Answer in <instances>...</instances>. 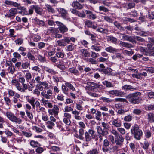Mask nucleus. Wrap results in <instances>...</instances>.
Segmentation results:
<instances>
[{"instance_id": "obj_1", "label": "nucleus", "mask_w": 154, "mask_h": 154, "mask_svg": "<svg viewBox=\"0 0 154 154\" xmlns=\"http://www.w3.org/2000/svg\"><path fill=\"white\" fill-rule=\"evenodd\" d=\"M130 132L131 134L134 136V138L137 140H140L142 136V131L139 128V126L137 124H135L131 127Z\"/></svg>"}, {"instance_id": "obj_2", "label": "nucleus", "mask_w": 154, "mask_h": 154, "mask_svg": "<svg viewBox=\"0 0 154 154\" xmlns=\"http://www.w3.org/2000/svg\"><path fill=\"white\" fill-rule=\"evenodd\" d=\"M140 95V93L139 92L132 94L128 96V100L129 102L134 104L138 103L140 101L139 99Z\"/></svg>"}, {"instance_id": "obj_3", "label": "nucleus", "mask_w": 154, "mask_h": 154, "mask_svg": "<svg viewBox=\"0 0 154 154\" xmlns=\"http://www.w3.org/2000/svg\"><path fill=\"white\" fill-rule=\"evenodd\" d=\"M6 116L10 121L16 123L20 124L22 122V120L20 118L17 117L12 112H7L6 113Z\"/></svg>"}, {"instance_id": "obj_4", "label": "nucleus", "mask_w": 154, "mask_h": 154, "mask_svg": "<svg viewBox=\"0 0 154 154\" xmlns=\"http://www.w3.org/2000/svg\"><path fill=\"white\" fill-rule=\"evenodd\" d=\"M86 84L87 85L85 88L86 91H93L95 89L100 88V85L91 82H87Z\"/></svg>"}, {"instance_id": "obj_5", "label": "nucleus", "mask_w": 154, "mask_h": 154, "mask_svg": "<svg viewBox=\"0 0 154 154\" xmlns=\"http://www.w3.org/2000/svg\"><path fill=\"white\" fill-rule=\"evenodd\" d=\"M17 13V8H11L9 10L8 12L6 13L5 17L6 18H10L11 19H14L15 15Z\"/></svg>"}, {"instance_id": "obj_6", "label": "nucleus", "mask_w": 154, "mask_h": 154, "mask_svg": "<svg viewBox=\"0 0 154 154\" xmlns=\"http://www.w3.org/2000/svg\"><path fill=\"white\" fill-rule=\"evenodd\" d=\"M41 95L46 99H51L52 97L53 91L50 89L48 90L46 92L43 91L41 93Z\"/></svg>"}, {"instance_id": "obj_7", "label": "nucleus", "mask_w": 154, "mask_h": 154, "mask_svg": "<svg viewBox=\"0 0 154 154\" xmlns=\"http://www.w3.org/2000/svg\"><path fill=\"white\" fill-rule=\"evenodd\" d=\"M59 108L56 105H54L53 108L52 109H48V112L50 115H54L55 117L58 115L59 112Z\"/></svg>"}, {"instance_id": "obj_8", "label": "nucleus", "mask_w": 154, "mask_h": 154, "mask_svg": "<svg viewBox=\"0 0 154 154\" xmlns=\"http://www.w3.org/2000/svg\"><path fill=\"white\" fill-rule=\"evenodd\" d=\"M56 23L58 26V28L61 33H64L68 31L67 28L62 23L58 21H56Z\"/></svg>"}, {"instance_id": "obj_9", "label": "nucleus", "mask_w": 154, "mask_h": 154, "mask_svg": "<svg viewBox=\"0 0 154 154\" xmlns=\"http://www.w3.org/2000/svg\"><path fill=\"white\" fill-rule=\"evenodd\" d=\"M124 138L121 135H119L115 138V143L116 145L121 146L122 145Z\"/></svg>"}, {"instance_id": "obj_10", "label": "nucleus", "mask_w": 154, "mask_h": 154, "mask_svg": "<svg viewBox=\"0 0 154 154\" xmlns=\"http://www.w3.org/2000/svg\"><path fill=\"white\" fill-rule=\"evenodd\" d=\"M97 132L98 134L104 136L107 135L108 133V131L105 129H102L101 127L98 126L96 127Z\"/></svg>"}, {"instance_id": "obj_11", "label": "nucleus", "mask_w": 154, "mask_h": 154, "mask_svg": "<svg viewBox=\"0 0 154 154\" xmlns=\"http://www.w3.org/2000/svg\"><path fill=\"white\" fill-rule=\"evenodd\" d=\"M109 145V142L107 139L103 140V143L102 146V150L104 152H108L109 150L108 147Z\"/></svg>"}, {"instance_id": "obj_12", "label": "nucleus", "mask_w": 154, "mask_h": 154, "mask_svg": "<svg viewBox=\"0 0 154 154\" xmlns=\"http://www.w3.org/2000/svg\"><path fill=\"white\" fill-rule=\"evenodd\" d=\"M69 41V40L66 38V37L63 39L57 41L56 42V45L60 46H65L68 44L67 42H68Z\"/></svg>"}, {"instance_id": "obj_13", "label": "nucleus", "mask_w": 154, "mask_h": 154, "mask_svg": "<svg viewBox=\"0 0 154 154\" xmlns=\"http://www.w3.org/2000/svg\"><path fill=\"white\" fill-rule=\"evenodd\" d=\"M30 7L35 9V12L38 14L42 15L43 12V9L37 5H32Z\"/></svg>"}, {"instance_id": "obj_14", "label": "nucleus", "mask_w": 154, "mask_h": 154, "mask_svg": "<svg viewBox=\"0 0 154 154\" xmlns=\"http://www.w3.org/2000/svg\"><path fill=\"white\" fill-rule=\"evenodd\" d=\"M86 12V14L87 15V17L89 19L92 20L96 19L97 16L96 14H94L92 12L89 10H85Z\"/></svg>"}, {"instance_id": "obj_15", "label": "nucleus", "mask_w": 154, "mask_h": 154, "mask_svg": "<svg viewBox=\"0 0 154 154\" xmlns=\"http://www.w3.org/2000/svg\"><path fill=\"white\" fill-rule=\"evenodd\" d=\"M59 14L63 18H66L67 16V11L62 8H59L58 9Z\"/></svg>"}, {"instance_id": "obj_16", "label": "nucleus", "mask_w": 154, "mask_h": 154, "mask_svg": "<svg viewBox=\"0 0 154 154\" xmlns=\"http://www.w3.org/2000/svg\"><path fill=\"white\" fill-rule=\"evenodd\" d=\"M56 55L58 58H63L64 57V53L60 48H57L56 49Z\"/></svg>"}, {"instance_id": "obj_17", "label": "nucleus", "mask_w": 154, "mask_h": 154, "mask_svg": "<svg viewBox=\"0 0 154 154\" xmlns=\"http://www.w3.org/2000/svg\"><path fill=\"white\" fill-rule=\"evenodd\" d=\"M112 125L117 127H119L121 125V121L118 118L113 119L112 121Z\"/></svg>"}, {"instance_id": "obj_18", "label": "nucleus", "mask_w": 154, "mask_h": 154, "mask_svg": "<svg viewBox=\"0 0 154 154\" xmlns=\"http://www.w3.org/2000/svg\"><path fill=\"white\" fill-rule=\"evenodd\" d=\"M71 5L73 7L79 9H82L83 8V5L80 4L77 1L73 2L71 4Z\"/></svg>"}, {"instance_id": "obj_19", "label": "nucleus", "mask_w": 154, "mask_h": 154, "mask_svg": "<svg viewBox=\"0 0 154 154\" xmlns=\"http://www.w3.org/2000/svg\"><path fill=\"white\" fill-rule=\"evenodd\" d=\"M72 113L74 115L75 119L77 120H79L81 119V117L79 116L80 113L76 109L73 110L72 112Z\"/></svg>"}, {"instance_id": "obj_20", "label": "nucleus", "mask_w": 154, "mask_h": 154, "mask_svg": "<svg viewBox=\"0 0 154 154\" xmlns=\"http://www.w3.org/2000/svg\"><path fill=\"white\" fill-rule=\"evenodd\" d=\"M45 6V9L49 13H55V10L51 5L48 4H46Z\"/></svg>"}, {"instance_id": "obj_21", "label": "nucleus", "mask_w": 154, "mask_h": 154, "mask_svg": "<svg viewBox=\"0 0 154 154\" xmlns=\"http://www.w3.org/2000/svg\"><path fill=\"white\" fill-rule=\"evenodd\" d=\"M135 4L134 2H128L126 3V4L124 6L127 10L131 9L135 7Z\"/></svg>"}, {"instance_id": "obj_22", "label": "nucleus", "mask_w": 154, "mask_h": 154, "mask_svg": "<svg viewBox=\"0 0 154 154\" xmlns=\"http://www.w3.org/2000/svg\"><path fill=\"white\" fill-rule=\"evenodd\" d=\"M105 51L109 53H114L117 52L118 50L112 46H109L105 48Z\"/></svg>"}, {"instance_id": "obj_23", "label": "nucleus", "mask_w": 154, "mask_h": 154, "mask_svg": "<svg viewBox=\"0 0 154 154\" xmlns=\"http://www.w3.org/2000/svg\"><path fill=\"white\" fill-rule=\"evenodd\" d=\"M81 54L85 57H89L90 56V53L86 49H81L80 50Z\"/></svg>"}, {"instance_id": "obj_24", "label": "nucleus", "mask_w": 154, "mask_h": 154, "mask_svg": "<svg viewBox=\"0 0 154 154\" xmlns=\"http://www.w3.org/2000/svg\"><path fill=\"white\" fill-rule=\"evenodd\" d=\"M17 9L21 10L19 12V13H20L23 15H27L28 11L26 8L24 7H19Z\"/></svg>"}, {"instance_id": "obj_25", "label": "nucleus", "mask_w": 154, "mask_h": 154, "mask_svg": "<svg viewBox=\"0 0 154 154\" xmlns=\"http://www.w3.org/2000/svg\"><path fill=\"white\" fill-rule=\"evenodd\" d=\"M147 119L148 121L150 123L154 122V113L152 112L149 113L147 114Z\"/></svg>"}, {"instance_id": "obj_26", "label": "nucleus", "mask_w": 154, "mask_h": 154, "mask_svg": "<svg viewBox=\"0 0 154 154\" xmlns=\"http://www.w3.org/2000/svg\"><path fill=\"white\" fill-rule=\"evenodd\" d=\"M44 69L45 71L48 73L50 74L51 75H54L56 74L57 73L54 70L47 66H44Z\"/></svg>"}, {"instance_id": "obj_27", "label": "nucleus", "mask_w": 154, "mask_h": 154, "mask_svg": "<svg viewBox=\"0 0 154 154\" xmlns=\"http://www.w3.org/2000/svg\"><path fill=\"white\" fill-rule=\"evenodd\" d=\"M153 49V47H152V44H147V47L146 48V49H143V51H142L143 53L144 54V52H150V51H151Z\"/></svg>"}, {"instance_id": "obj_28", "label": "nucleus", "mask_w": 154, "mask_h": 154, "mask_svg": "<svg viewBox=\"0 0 154 154\" xmlns=\"http://www.w3.org/2000/svg\"><path fill=\"white\" fill-rule=\"evenodd\" d=\"M62 90L63 92L65 94L68 95L69 94L68 91L69 90L68 88L67 85H66V82L64 84H63L62 85Z\"/></svg>"}, {"instance_id": "obj_29", "label": "nucleus", "mask_w": 154, "mask_h": 154, "mask_svg": "<svg viewBox=\"0 0 154 154\" xmlns=\"http://www.w3.org/2000/svg\"><path fill=\"white\" fill-rule=\"evenodd\" d=\"M33 20L35 23L39 26H44L45 25V23L44 21L38 19L37 17L35 18Z\"/></svg>"}, {"instance_id": "obj_30", "label": "nucleus", "mask_w": 154, "mask_h": 154, "mask_svg": "<svg viewBox=\"0 0 154 154\" xmlns=\"http://www.w3.org/2000/svg\"><path fill=\"white\" fill-rule=\"evenodd\" d=\"M122 89L125 91H127L128 90L132 91L136 90V88H134L130 85H125L122 87Z\"/></svg>"}, {"instance_id": "obj_31", "label": "nucleus", "mask_w": 154, "mask_h": 154, "mask_svg": "<svg viewBox=\"0 0 154 154\" xmlns=\"http://www.w3.org/2000/svg\"><path fill=\"white\" fill-rule=\"evenodd\" d=\"M68 71L71 73H73L75 75H79L80 73L78 70L74 68H70L68 69Z\"/></svg>"}, {"instance_id": "obj_32", "label": "nucleus", "mask_w": 154, "mask_h": 154, "mask_svg": "<svg viewBox=\"0 0 154 154\" xmlns=\"http://www.w3.org/2000/svg\"><path fill=\"white\" fill-rule=\"evenodd\" d=\"M114 26L120 30L124 31L125 30L124 27L121 26L120 24L117 21H115L113 23Z\"/></svg>"}, {"instance_id": "obj_33", "label": "nucleus", "mask_w": 154, "mask_h": 154, "mask_svg": "<svg viewBox=\"0 0 154 154\" xmlns=\"http://www.w3.org/2000/svg\"><path fill=\"white\" fill-rule=\"evenodd\" d=\"M92 138V137L86 131L85 133V139L86 141H90L91 140Z\"/></svg>"}, {"instance_id": "obj_34", "label": "nucleus", "mask_w": 154, "mask_h": 154, "mask_svg": "<svg viewBox=\"0 0 154 154\" xmlns=\"http://www.w3.org/2000/svg\"><path fill=\"white\" fill-rule=\"evenodd\" d=\"M30 145L33 147H37L40 146V145L37 141L32 140L30 142Z\"/></svg>"}, {"instance_id": "obj_35", "label": "nucleus", "mask_w": 154, "mask_h": 154, "mask_svg": "<svg viewBox=\"0 0 154 154\" xmlns=\"http://www.w3.org/2000/svg\"><path fill=\"white\" fill-rule=\"evenodd\" d=\"M26 56L28 59L31 61H34L36 60L35 57L32 55L31 53L30 52H28L27 53Z\"/></svg>"}, {"instance_id": "obj_36", "label": "nucleus", "mask_w": 154, "mask_h": 154, "mask_svg": "<svg viewBox=\"0 0 154 154\" xmlns=\"http://www.w3.org/2000/svg\"><path fill=\"white\" fill-rule=\"evenodd\" d=\"M79 135L78 136V138L80 140H83L84 139V137L83 136V135L84 134V131L83 129H80L79 130Z\"/></svg>"}, {"instance_id": "obj_37", "label": "nucleus", "mask_w": 154, "mask_h": 154, "mask_svg": "<svg viewBox=\"0 0 154 154\" xmlns=\"http://www.w3.org/2000/svg\"><path fill=\"white\" fill-rule=\"evenodd\" d=\"M46 124L47 125V127L50 129H52L53 126H54L55 125L54 122L50 120L46 122Z\"/></svg>"}, {"instance_id": "obj_38", "label": "nucleus", "mask_w": 154, "mask_h": 154, "mask_svg": "<svg viewBox=\"0 0 154 154\" xmlns=\"http://www.w3.org/2000/svg\"><path fill=\"white\" fill-rule=\"evenodd\" d=\"M35 99L34 97H32L30 99H29L28 100V102H29L31 106H32L33 109H34L35 106Z\"/></svg>"}, {"instance_id": "obj_39", "label": "nucleus", "mask_w": 154, "mask_h": 154, "mask_svg": "<svg viewBox=\"0 0 154 154\" xmlns=\"http://www.w3.org/2000/svg\"><path fill=\"white\" fill-rule=\"evenodd\" d=\"M47 31L50 33H52L54 35L58 32V30L57 29L53 28L50 27L47 30Z\"/></svg>"}, {"instance_id": "obj_40", "label": "nucleus", "mask_w": 154, "mask_h": 154, "mask_svg": "<svg viewBox=\"0 0 154 154\" xmlns=\"http://www.w3.org/2000/svg\"><path fill=\"white\" fill-rule=\"evenodd\" d=\"M107 39L111 42L114 44H116L117 41V39L113 36H108Z\"/></svg>"}, {"instance_id": "obj_41", "label": "nucleus", "mask_w": 154, "mask_h": 154, "mask_svg": "<svg viewBox=\"0 0 154 154\" xmlns=\"http://www.w3.org/2000/svg\"><path fill=\"white\" fill-rule=\"evenodd\" d=\"M41 84L44 87V89L47 90L49 88L50 85L48 84V83L46 81H44L43 82H41Z\"/></svg>"}, {"instance_id": "obj_42", "label": "nucleus", "mask_w": 154, "mask_h": 154, "mask_svg": "<svg viewBox=\"0 0 154 154\" xmlns=\"http://www.w3.org/2000/svg\"><path fill=\"white\" fill-rule=\"evenodd\" d=\"M91 48L93 50H95L97 52L100 51L101 49V46H97L96 45H92L91 46Z\"/></svg>"}, {"instance_id": "obj_43", "label": "nucleus", "mask_w": 154, "mask_h": 154, "mask_svg": "<svg viewBox=\"0 0 154 154\" xmlns=\"http://www.w3.org/2000/svg\"><path fill=\"white\" fill-rule=\"evenodd\" d=\"M17 45H20L23 43V40L22 38H18L14 41Z\"/></svg>"}, {"instance_id": "obj_44", "label": "nucleus", "mask_w": 154, "mask_h": 154, "mask_svg": "<svg viewBox=\"0 0 154 154\" xmlns=\"http://www.w3.org/2000/svg\"><path fill=\"white\" fill-rule=\"evenodd\" d=\"M30 65V63L27 61L22 63L21 65V67L23 69H27Z\"/></svg>"}, {"instance_id": "obj_45", "label": "nucleus", "mask_w": 154, "mask_h": 154, "mask_svg": "<svg viewBox=\"0 0 154 154\" xmlns=\"http://www.w3.org/2000/svg\"><path fill=\"white\" fill-rule=\"evenodd\" d=\"M125 94L123 91L118 90H116L115 95L118 97H123Z\"/></svg>"}, {"instance_id": "obj_46", "label": "nucleus", "mask_w": 154, "mask_h": 154, "mask_svg": "<svg viewBox=\"0 0 154 154\" xmlns=\"http://www.w3.org/2000/svg\"><path fill=\"white\" fill-rule=\"evenodd\" d=\"M102 83L103 85H106L107 87L110 88L113 86V85L111 82L107 80H105Z\"/></svg>"}, {"instance_id": "obj_47", "label": "nucleus", "mask_w": 154, "mask_h": 154, "mask_svg": "<svg viewBox=\"0 0 154 154\" xmlns=\"http://www.w3.org/2000/svg\"><path fill=\"white\" fill-rule=\"evenodd\" d=\"M75 108L78 110L82 111L83 110V107L82 106L81 103H76Z\"/></svg>"}, {"instance_id": "obj_48", "label": "nucleus", "mask_w": 154, "mask_h": 154, "mask_svg": "<svg viewBox=\"0 0 154 154\" xmlns=\"http://www.w3.org/2000/svg\"><path fill=\"white\" fill-rule=\"evenodd\" d=\"M100 99L102 100L103 102L108 103L111 102L113 101L112 99H111L105 97H102L100 98Z\"/></svg>"}, {"instance_id": "obj_49", "label": "nucleus", "mask_w": 154, "mask_h": 154, "mask_svg": "<svg viewBox=\"0 0 154 154\" xmlns=\"http://www.w3.org/2000/svg\"><path fill=\"white\" fill-rule=\"evenodd\" d=\"M49 148L51 151L54 152L58 151L60 150V149L58 147L55 146H49Z\"/></svg>"}, {"instance_id": "obj_50", "label": "nucleus", "mask_w": 154, "mask_h": 154, "mask_svg": "<svg viewBox=\"0 0 154 154\" xmlns=\"http://www.w3.org/2000/svg\"><path fill=\"white\" fill-rule=\"evenodd\" d=\"M66 85H67V87L72 91H75V89L74 86L70 83L66 82Z\"/></svg>"}, {"instance_id": "obj_51", "label": "nucleus", "mask_w": 154, "mask_h": 154, "mask_svg": "<svg viewBox=\"0 0 154 154\" xmlns=\"http://www.w3.org/2000/svg\"><path fill=\"white\" fill-rule=\"evenodd\" d=\"M145 137L147 138H149L151 136V132L149 130H145L144 132Z\"/></svg>"}, {"instance_id": "obj_52", "label": "nucleus", "mask_w": 154, "mask_h": 154, "mask_svg": "<svg viewBox=\"0 0 154 154\" xmlns=\"http://www.w3.org/2000/svg\"><path fill=\"white\" fill-rule=\"evenodd\" d=\"M87 154H99V152L97 148H95L90 150Z\"/></svg>"}, {"instance_id": "obj_53", "label": "nucleus", "mask_w": 154, "mask_h": 154, "mask_svg": "<svg viewBox=\"0 0 154 154\" xmlns=\"http://www.w3.org/2000/svg\"><path fill=\"white\" fill-rule=\"evenodd\" d=\"M145 109L146 110H154V104L153 105H149L144 106Z\"/></svg>"}, {"instance_id": "obj_54", "label": "nucleus", "mask_w": 154, "mask_h": 154, "mask_svg": "<svg viewBox=\"0 0 154 154\" xmlns=\"http://www.w3.org/2000/svg\"><path fill=\"white\" fill-rule=\"evenodd\" d=\"M149 145L150 143L147 141H145L143 144V148L146 150L148 149Z\"/></svg>"}, {"instance_id": "obj_55", "label": "nucleus", "mask_w": 154, "mask_h": 154, "mask_svg": "<svg viewBox=\"0 0 154 154\" xmlns=\"http://www.w3.org/2000/svg\"><path fill=\"white\" fill-rule=\"evenodd\" d=\"M73 110V109L71 108V106H66L64 108V112H68L71 111L72 112Z\"/></svg>"}, {"instance_id": "obj_56", "label": "nucleus", "mask_w": 154, "mask_h": 154, "mask_svg": "<svg viewBox=\"0 0 154 154\" xmlns=\"http://www.w3.org/2000/svg\"><path fill=\"white\" fill-rule=\"evenodd\" d=\"M144 54L147 56H154V47L153 49L150 52H144Z\"/></svg>"}, {"instance_id": "obj_57", "label": "nucleus", "mask_w": 154, "mask_h": 154, "mask_svg": "<svg viewBox=\"0 0 154 154\" xmlns=\"http://www.w3.org/2000/svg\"><path fill=\"white\" fill-rule=\"evenodd\" d=\"M99 8L100 11H103L104 12H108L109 11L108 9L103 6H100Z\"/></svg>"}, {"instance_id": "obj_58", "label": "nucleus", "mask_w": 154, "mask_h": 154, "mask_svg": "<svg viewBox=\"0 0 154 154\" xmlns=\"http://www.w3.org/2000/svg\"><path fill=\"white\" fill-rule=\"evenodd\" d=\"M124 53L128 56H131L134 54V51L132 50L130 51L125 50L124 51Z\"/></svg>"}, {"instance_id": "obj_59", "label": "nucleus", "mask_w": 154, "mask_h": 154, "mask_svg": "<svg viewBox=\"0 0 154 154\" xmlns=\"http://www.w3.org/2000/svg\"><path fill=\"white\" fill-rule=\"evenodd\" d=\"M87 91V93L90 96L94 97H98V94H97L95 93L89 91Z\"/></svg>"}, {"instance_id": "obj_60", "label": "nucleus", "mask_w": 154, "mask_h": 154, "mask_svg": "<svg viewBox=\"0 0 154 154\" xmlns=\"http://www.w3.org/2000/svg\"><path fill=\"white\" fill-rule=\"evenodd\" d=\"M87 61L92 64H96L97 63V61L94 60L93 58H90L87 59Z\"/></svg>"}, {"instance_id": "obj_61", "label": "nucleus", "mask_w": 154, "mask_h": 154, "mask_svg": "<svg viewBox=\"0 0 154 154\" xmlns=\"http://www.w3.org/2000/svg\"><path fill=\"white\" fill-rule=\"evenodd\" d=\"M74 46L72 45H70L67 46L66 47V49L68 51H72L74 49Z\"/></svg>"}, {"instance_id": "obj_62", "label": "nucleus", "mask_w": 154, "mask_h": 154, "mask_svg": "<svg viewBox=\"0 0 154 154\" xmlns=\"http://www.w3.org/2000/svg\"><path fill=\"white\" fill-rule=\"evenodd\" d=\"M8 69L9 72L11 74H13L15 71L14 66V65L11 67H8Z\"/></svg>"}, {"instance_id": "obj_63", "label": "nucleus", "mask_w": 154, "mask_h": 154, "mask_svg": "<svg viewBox=\"0 0 154 154\" xmlns=\"http://www.w3.org/2000/svg\"><path fill=\"white\" fill-rule=\"evenodd\" d=\"M87 132L92 137V138H94L95 137L94 134L95 133V131L94 130L91 129H90L88 130V131Z\"/></svg>"}, {"instance_id": "obj_64", "label": "nucleus", "mask_w": 154, "mask_h": 154, "mask_svg": "<svg viewBox=\"0 0 154 154\" xmlns=\"http://www.w3.org/2000/svg\"><path fill=\"white\" fill-rule=\"evenodd\" d=\"M117 130L122 135L125 134L126 133L125 130L124 128H123L119 127L117 128Z\"/></svg>"}]
</instances>
